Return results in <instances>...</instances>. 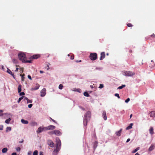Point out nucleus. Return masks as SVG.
<instances>
[{"label":"nucleus","instance_id":"obj_52","mask_svg":"<svg viewBox=\"0 0 155 155\" xmlns=\"http://www.w3.org/2000/svg\"><path fill=\"white\" fill-rule=\"evenodd\" d=\"M39 155H43V153L41 151L39 153Z\"/></svg>","mask_w":155,"mask_h":155},{"label":"nucleus","instance_id":"obj_24","mask_svg":"<svg viewBox=\"0 0 155 155\" xmlns=\"http://www.w3.org/2000/svg\"><path fill=\"white\" fill-rule=\"evenodd\" d=\"M150 133V134H153V128L152 127H151L149 130Z\"/></svg>","mask_w":155,"mask_h":155},{"label":"nucleus","instance_id":"obj_28","mask_svg":"<svg viewBox=\"0 0 155 155\" xmlns=\"http://www.w3.org/2000/svg\"><path fill=\"white\" fill-rule=\"evenodd\" d=\"M12 61L13 63L16 64L18 63V61L17 59H13L12 60Z\"/></svg>","mask_w":155,"mask_h":155},{"label":"nucleus","instance_id":"obj_23","mask_svg":"<svg viewBox=\"0 0 155 155\" xmlns=\"http://www.w3.org/2000/svg\"><path fill=\"white\" fill-rule=\"evenodd\" d=\"M8 150V149L6 148H3L2 150V152L3 153H6Z\"/></svg>","mask_w":155,"mask_h":155},{"label":"nucleus","instance_id":"obj_55","mask_svg":"<svg viewBox=\"0 0 155 155\" xmlns=\"http://www.w3.org/2000/svg\"><path fill=\"white\" fill-rule=\"evenodd\" d=\"M130 140V138H128L127 139V141L126 142L127 143L128 142H129Z\"/></svg>","mask_w":155,"mask_h":155},{"label":"nucleus","instance_id":"obj_7","mask_svg":"<svg viewBox=\"0 0 155 155\" xmlns=\"http://www.w3.org/2000/svg\"><path fill=\"white\" fill-rule=\"evenodd\" d=\"M55 127L53 125H50L49 126L45 127V130H53L55 129Z\"/></svg>","mask_w":155,"mask_h":155},{"label":"nucleus","instance_id":"obj_21","mask_svg":"<svg viewBox=\"0 0 155 155\" xmlns=\"http://www.w3.org/2000/svg\"><path fill=\"white\" fill-rule=\"evenodd\" d=\"M7 72L9 73V74H10L14 78V74H13L12 72L10 70H8V71H7Z\"/></svg>","mask_w":155,"mask_h":155},{"label":"nucleus","instance_id":"obj_9","mask_svg":"<svg viewBox=\"0 0 155 155\" xmlns=\"http://www.w3.org/2000/svg\"><path fill=\"white\" fill-rule=\"evenodd\" d=\"M44 130H45V127H40L38 128V130H37V133L38 134L40 133Z\"/></svg>","mask_w":155,"mask_h":155},{"label":"nucleus","instance_id":"obj_42","mask_svg":"<svg viewBox=\"0 0 155 155\" xmlns=\"http://www.w3.org/2000/svg\"><path fill=\"white\" fill-rule=\"evenodd\" d=\"M20 150H21V148L19 147H17L16 148V150L17 151H20Z\"/></svg>","mask_w":155,"mask_h":155},{"label":"nucleus","instance_id":"obj_62","mask_svg":"<svg viewBox=\"0 0 155 155\" xmlns=\"http://www.w3.org/2000/svg\"><path fill=\"white\" fill-rule=\"evenodd\" d=\"M2 112H3V111L2 110H0V113H2Z\"/></svg>","mask_w":155,"mask_h":155},{"label":"nucleus","instance_id":"obj_31","mask_svg":"<svg viewBox=\"0 0 155 155\" xmlns=\"http://www.w3.org/2000/svg\"><path fill=\"white\" fill-rule=\"evenodd\" d=\"M38 151L37 150H35L33 153V155H38Z\"/></svg>","mask_w":155,"mask_h":155},{"label":"nucleus","instance_id":"obj_49","mask_svg":"<svg viewBox=\"0 0 155 155\" xmlns=\"http://www.w3.org/2000/svg\"><path fill=\"white\" fill-rule=\"evenodd\" d=\"M74 55H72L71 56L70 58L72 60L74 59Z\"/></svg>","mask_w":155,"mask_h":155},{"label":"nucleus","instance_id":"obj_38","mask_svg":"<svg viewBox=\"0 0 155 155\" xmlns=\"http://www.w3.org/2000/svg\"><path fill=\"white\" fill-rule=\"evenodd\" d=\"M31 60H25V62H24V63H31Z\"/></svg>","mask_w":155,"mask_h":155},{"label":"nucleus","instance_id":"obj_17","mask_svg":"<svg viewBox=\"0 0 155 155\" xmlns=\"http://www.w3.org/2000/svg\"><path fill=\"white\" fill-rule=\"evenodd\" d=\"M21 123L25 124H28V121L27 120H25L24 119H22L21 120Z\"/></svg>","mask_w":155,"mask_h":155},{"label":"nucleus","instance_id":"obj_34","mask_svg":"<svg viewBox=\"0 0 155 155\" xmlns=\"http://www.w3.org/2000/svg\"><path fill=\"white\" fill-rule=\"evenodd\" d=\"M125 86H126L125 85H122V86H119V87H118V89H121L123 88L124 87H125Z\"/></svg>","mask_w":155,"mask_h":155},{"label":"nucleus","instance_id":"obj_8","mask_svg":"<svg viewBox=\"0 0 155 155\" xmlns=\"http://www.w3.org/2000/svg\"><path fill=\"white\" fill-rule=\"evenodd\" d=\"M46 90L45 88H43L41 91L40 96L41 97H44L45 95Z\"/></svg>","mask_w":155,"mask_h":155},{"label":"nucleus","instance_id":"obj_25","mask_svg":"<svg viewBox=\"0 0 155 155\" xmlns=\"http://www.w3.org/2000/svg\"><path fill=\"white\" fill-rule=\"evenodd\" d=\"M11 119L10 118H9L8 119H6L5 121V122L7 124H9V122L11 120Z\"/></svg>","mask_w":155,"mask_h":155},{"label":"nucleus","instance_id":"obj_53","mask_svg":"<svg viewBox=\"0 0 155 155\" xmlns=\"http://www.w3.org/2000/svg\"><path fill=\"white\" fill-rule=\"evenodd\" d=\"M24 100H26L27 101V100H28V98L26 97H24Z\"/></svg>","mask_w":155,"mask_h":155},{"label":"nucleus","instance_id":"obj_61","mask_svg":"<svg viewBox=\"0 0 155 155\" xmlns=\"http://www.w3.org/2000/svg\"><path fill=\"white\" fill-rule=\"evenodd\" d=\"M90 87L91 88H93V86L92 85H90Z\"/></svg>","mask_w":155,"mask_h":155},{"label":"nucleus","instance_id":"obj_56","mask_svg":"<svg viewBox=\"0 0 155 155\" xmlns=\"http://www.w3.org/2000/svg\"><path fill=\"white\" fill-rule=\"evenodd\" d=\"M40 73L42 74L44 73V71H40Z\"/></svg>","mask_w":155,"mask_h":155},{"label":"nucleus","instance_id":"obj_63","mask_svg":"<svg viewBox=\"0 0 155 155\" xmlns=\"http://www.w3.org/2000/svg\"><path fill=\"white\" fill-rule=\"evenodd\" d=\"M132 116V114H131L130 116V118H131Z\"/></svg>","mask_w":155,"mask_h":155},{"label":"nucleus","instance_id":"obj_41","mask_svg":"<svg viewBox=\"0 0 155 155\" xmlns=\"http://www.w3.org/2000/svg\"><path fill=\"white\" fill-rule=\"evenodd\" d=\"M104 87V85L103 84H101L100 85V86L99 87V88H102Z\"/></svg>","mask_w":155,"mask_h":155},{"label":"nucleus","instance_id":"obj_19","mask_svg":"<svg viewBox=\"0 0 155 155\" xmlns=\"http://www.w3.org/2000/svg\"><path fill=\"white\" fill-rule=\"evenodd\" d=\"M21 91V85H19L18 87V92L20 93Z\"/></svg>","mask_w":155,"mask_h":155},{"label":"nucleus","instance_id":"obj_14","mask_svg":"<svg viewBox=\"0 0 155 155\" xmlns=\"http://www.w3.org/2000/svg\"><path fill=\"white\" fill-rule=\"evenodd\" d=\"M40 57V55L38 54H36L31 56L30 58L31 59H36Z\"/></svg>","mask_w":155,"mask_h":155},{"label":"nucleus","instance_id":"obj_22","mask_svg":"<svg viewBox=\"0 0 155 155\" xmlns=\"http://www.w3.org/2000/svg\"><path fill=\"white\" fill-rule=\"evenodd\" d=\"M31 126H36L37 125V123L35 122H32L31 123Z\"/></svg>","mask_w":155,"mask_h":155},{"label":"nucleus","instance_id":"obj_29","mask_svg":"<svg viewBox=\"0 0 155 155\" xmlns=\"http://www.w3.org/2000/svg\"><path fill=\"white\" fill-rule=\"evenodd\" d=\"M154 148V146L151 145L149 147V150L150 151H151Z\"/></svg>","mask_w":155,"mask_h":155},{"label":"nucleus","instance_id":"obj_16","mask_svg":"<svg viewBox=\"0 0 155 155\" xmlns=\"http://www.w3.org/2000/svg\"><path fill=\"white\" fill-rule=\"evenodd\" d=\"M89 120L84 117L83 120V124L84 126H86L87 125V121Z\"/></svg>","mask_w":155,"mask_h":155},{"label":"nucleus","instance_id":"obj_64","mask_svg":"<svg viewBox=\"0 0 155 155\" xmlns=\"http://www.w3.org/2000/svg\"><path fill=\"white\" fill-rule=\"evenodd\" d=\"M23 68H21V70L22 71V72H23Z\"/></svg>","mask_w":155,"mask_h":155},{"label":"nucleus","instance_id":"obj_46","mask_svg":"<svg viewBox=\"0 0 155 155\" xmlns=\"http://www.w3.org/2000/svg\"><path fill=\"white\" fill-rule=\"evenodd\" d=\"M130 100V99L129 98H127L125 101V102L126 103H128Z\"/></svg>","mask_w":155,"mask_h":155},{"label":"nucleus","instance_id":"obj_45","mask_svg":"<svg viewBox=\"0 0 155 155\" xmlns=\"http://www.w3.org/2000/svg\"><path fill=\"white\" fill-rule=\"evenodd\" d=\"M25 93L24 92H20L19 95L20 96L24 95H25Z\"/></svg>","mask_w":155,"mask_h":155},{"label":"nucleus","instance_id":"obj_36","mask_svg":"<svg viewBox=\"0 0 155 155\" xmlns=\"http://www.w3.org/2000/svg\"><path fill=\"white\" fill-rule=\"evenodd\" d=\"M58 88L60 89L61 90L63 88V85L61 84H60Z\"/></svg>","mask_w":155,"mask_h":155},{"label":"nucleus","instance_id":"obj_59","mask_svg":"<svg viewBox=\"0 0 155 155\" xmlns=\"http://www.w3.org/2000/svg\"><path fill=\"white\" fill-rule=\"evenodd\" d=\"M23 142V140H22L21 141H19V143H22Z\"/></svg>","mask_w":155,"mask_h":155},{"label":"nucleus","instance_id":"obj_2","mask_svg":"<svg viewBox=\"0 0 155 155\" xmlns=\"http://www.w3.org/2000/svg\"><path fill=\"white\" fill-rule=\"evenodd\" d=\"M18 57L19 60L21 61L22 62H25V60H26V57L25 54L23 53H21L18 54Z\"/></svg>","mask_w":155,"mask_h":155},{"label":"nucleus","instance_id":"obj_48","mask_svg":"<svg viewBox=\"0 0 155 155\" xmlns=\"http://www.w3.org/2000/svg\"><path fill=\"white\" fill-rule=\"evenodd\" d=\"M32 153V152L31 151H29L28 152V155H31V154Z\"/></svg>","mask_w":155,"mask_h":155},{"label":"nucleus","instance_id":"obj_18","mask_svg":"<svg viewBox=\"0 0 155 155\" xmlns=\"http://www.w3.org/2000/svg\"><path fill=\"white\" fill-rule=\"evenodd\" d=\"M133 125V123H131L126 128V129L127 130H129L132 128V126Z\"/></svg>","mask_w":155,"mask_h":155},{"label":"nucleus","instance_id":"obj_50","mask_svg":"<svg viewBox=\"0 0 155 155\" xmlns=\"http://www.w3.org/2000/svg\"><path fill=\"white\" fill-rule=\"evenodd\" d=\"M3 129V126L2 125L0 126V130H2Z\"/></svg>","mask_w":155,"mask_h":155},{"label":"nucleus","instance_id":"obj_40","mask_svg":"<svg viewBox=\"0 0 155 155\" xmlns=\"http://www.w3.org/2000/svg\"><path fill=\"white\" fill-rule=\"evenodd\" d=\"M50 119L52 120V121L53 122H54V123H55L56 124H57V122L55 121V120H54V119H52L51 117H50Z\"/></svg>","mask_w":155,"mask_h":155},{"label":"nucleus","instance_id":"obj_6","mask_svg":"<svg viewBox=\"0 0 155 155\" xmlns=\"http://www.w3.org/2000/svg\"><path fill=\"white\" fill-rule=\"evenodd\" d=\"M47 144L50 147H53L54 146V144L52 141L51 140H48L47 141Z\"/></svg>","mask_w":155,"mask_h":155},{"label":"nucleus","instance_id":"obj_30","mask_svg":"<svg viewBox=\"0 0 155 155\" xmlns=\"http://www.w3.org/2000/svg\"><path fill=\"white\" fill-rule=\"evenodd\" d=\"M150 116L151 117H154L155 115V113L154 112H152L150 113Z\"/></svg>","mask_w":155,"mask_h":155},{"label":"nucleus","instance_id":"obj_11","mask_svg":"<svg viewBox=\"0 0 155 155\" xmlns=\"http://www.w3.org/2000/svg\"><path fill=\"white\" fill-rule=\"evenodd\" d=\"M105 56V53L104 52H102L101 54V57L100 60H101L104 59Z\"/></svg>","mask_w":155,"mask_h":155},{"label":"nucleus","instance_id":"obj_27","mask_svg":"<svg viewBox=\"0 0 155 155\" xmlns=\"http://www.w3.org/2000/svg\"><path fill=\"white\" fill-rule=\"evenodd\" d=\"M139 149V147H138L137 148H136L134 150H133L132 151V153H135Z\"/></svg>","mask_w":155,"mask_h":155},{"label":"nucleus","instance_id":"obj_44","mask_svg":"<svg viewBox=\"0 0 155 155\" xmlns=\"http://www.w3.org/2000/svg\"><path fill=\"white\" fill-rule=\"evenodd\" d=\"M127 26L128 27H132L133 26V25L131 23H128L127 24Z\"/></svg>","mask_w":155,"mask_h":155},{"label":"nucleus","instance_id":"obj_5","mask_svg":"<svg viewBox=\"0 0 155 155\" xmlns=\"http://www.w3.org/2000/svg\"><path fill=\"white\" fill-rule=\"evenodd\" d=\"M91 116V112L90 111H87L84 115V118L89 120Z\"/></svg>","mask_w":155,"mask_h":155},{"label":"nucleus","instance_id":"obj_51","mask_svg":"<svg viewBox=\"0 0 155 155\" xmlns=\"http://www.w3.org/2000/svg\"><path fill=\"white\" fill-rule=\"evenodd\" d=\"M28 77L30 80H31L32 79L30 75H28Z\"/></svg>","mask_w":155,"mask_h":155},{"label":"nucleus","instance_id":"obj_3","mask_svg":"<svg viewBox=\"0 0 155 155\" xmlns=\"http://www.w3.org/2000/svg\"><path fill=\"white\" fill-rule=\"evenodd\" d=\"M89 58L91 60L94 61L97 58V54L96 53H91L89 56Z\"/></svg>","mask_w":155,"mask_h":155},{"label":"nucleus","instance_id":"obj_37","mask_svg":"<svg viewBox=\"0 0 155 155\" xmlns=\"http://www.w3.org/2000/svg\"><path fill=\"white\" fill-rule=\"evenodd\" d=\"M48 134H49L51 135H53V134H54V131H52L50 132H48Z\"/></svg>","mask_w":155,"mask_h":155},{"label":"nucleus","instance_id":"obj_26","mask_svg":"<svg viewBox=\"0 0 155 155\" xmlns=\"http://www.w3.org/2000/svg\"><path fill=\"white\" fill-rule=\"evenodd\" d=\"M84 95L85 96L88 97L90 96L89 94H88V93L86 92H85L84 93Z\"/></svg>","mask_w":155,"mask_h":155},{"label":"nucleus","instance_id":"obj_54","mask_svg":"<svg viewBox=\"0 0 155 155\" xmlns=\"http://www.w3.org/2000/svg\"><path fill=\"white\" fill-rule=\"evenodd\" d=\"M16 153L15 152L13 153H12V155H16Z\"/></svg>","mask_w":155,"mask_h":155},{"label":"nucleus","instance_id":"obj_35","mask_svg":"<svg viewBox=\"0 0 155 155\" xmlns=\"http://www.w3.org/2000/svg\"><path fill=\"white\" fill-rule=\"evenodd\" d=\"M11 128L10 127H8L6 128V131L7 132L8 131H11Z\"/></svg>","mask_w":155,"mask_h":155},{"label":"nucleus","instance_id":"obj_10","mask_svg":"<svg viewBox=\"0 0 155 155\" xmlns=\"http://www.w3.org/2000/svg\"><path fill=\"white\" fill-rule=\"evenodd\" d=\"M54 134L55 135L59 136L61 135V133L58 130H54Z\"/></svg>","mask_w":155,"mask_h":155},{"label":"nucleus","instance_id":"obj_12","mask_svg":"<svg viewBox=\"0 0 155 155\" xmlns=\"http://www.w3.org/2000/svg\"><path fill=\"white\" fill-rule=\"evenodd\" d=\"M122 132V129H121L119 131H117L115 133V134L117 136H120L121 135V133Z\"/></svg>","mask_w":155,"mask_h":155},{"label":"nucleus","instance_id":"obj_32","mask_svg":"<svg viewBox=\"0 0 155 155\" xmlns=\"http://www.w3.org/2000/svg\"><path fill=\"white\" fill-rule=\"evenodd\" d=\"M24 96H22L21 97L19 98L18 101V103H19L20 101L22 99H23L24 98Z\"/></svg>","mask_w":155,"mask_h":155},{"label":"nucleus","instance_id":"obj_57","mask_svg":"<svg viewBox=\"0 0 155 155\" xmlns=\"http://www.w3.org/2000/svg\"><path fill=\"white\" fill-rule=\"evenodd\" d=\"M18 68H16V70H15V71H18Z\"/></svg>","mask_w":155,"mask_h":155},{"label":"nucleus","instance_id":"obj_15","mask_svg":"<svg viewBox=\"0 0 155 155\" xmlns=\"http://www.w3.org/2000/svg\"><path fill=\"white\" fill-rule=\"evenodd\" d=\"M39 87V85L38 84H36L35 87L34 88H32L31 89V90L33 91L38 89Z\"/></svg>","mask_w":155,"mask_h":155},{"label":"nucleus","instance_id":"obj_47","mask_svg":"<svg viewBox=\"0 0 155 155\" xmlns=\"http://www.w3.org/2000/svg\"><path fill=\"white\" fill-rule=\"evenodd\" d=\"M32 106V104H30L28 105V107L29 108H31V107Z\"/></svg>","mask_w":155,"mask_h":155},{"label":"nucleus","instance_id":"obj_58","mask_svg":"<svg viewBox=\"0 0 155 155\" xmlns=\"http://www.w3.org/2000/svg\"><path fill=\"white\" fill-rule=\"evenodd\" d=\"M81 108L83 110H85V109L84 108L82 107H81Z\"/></svg>","mask_w":155,"mask_h":155},{"label":"nucleus","instance_id":"obj_4","mask_svg":"<svg viewBox=\"0 0 155 155\" xmlns=\"http://www.w3.org/2000/svg\"><path fill=\"white\" fill-rule=\"evenodd\" d=\"M123 74L126 76H131L134 74V73L130 71H125L123 72Z\"/></svg>","mask_w":155,"mask_h":155},{"label":"nucleus","instance_id":"obj_60","mask_svg":"<svg viewBox=\"0 0 155 155\" xmlns=\"http://www.w3.org/2000/svg\"><path fill=\"white\" fill-rule=\"evenodd\" d=\"M135 155H140L138 153H136L135 154Z\"/></svg>","mask_w":155,"mask_h":155},{"label":"nucleus","instance_id":"obj_1","mask_svg":"<svg viewBox=\"0 0 155 155\" xmlns=\"http://www.w3.org/2000/svg\"><path fill=\"white\" fill-rule=\"evenodd\" d=\"M61 140L58 138L56 139V149L54 150V152L56 151L58 152L60 150V147L61 146Z\"/></svg>","mask_w":155,"mask_h":155},{"label":"nucleus","instance_id":"obj_13","mask_svg":"<svg viewBox=\"0 0 155 155\" xmlns=\"http://www.w3.org/2000/svg\"><path fill=\"white\" fill-rule=\"evenodd\" d=\"M102 117L104 118V120H107V117L106 116V113L105 111H103L102 113Z\"/></svg>","mask_w":155,"mask_h":155},{"label":"nucleus","instance_id":"obj_39","mask_svg":"<svg viewBox=\"0 0 155 155\" xmlns=\"http://www.w3.org/2000/svg\"><path fill=\"white\" fill-rule=\"evenodd\" d=\"M27 102L28 103H31L32 102V100H29L28 99V100H27Z\"/></svg>","mask_w":155,"mask_h":155},{"label":"nucleus","instance_id":"obj_43","mask_svg":"<svg viewBox=\"0 0 155 155\" xmlns=\"http://www.w3.org/2000/svg\"><path fill=\"white\" fill-rule=\"evenodd\" d=\"M114 95L115 96L117 97L118 98H120V97L118 94H115Z\"/></svg>","mask_w":155,"mask_h":155},{"label":"nucleus","instance_id":"obj_33","mask_svg":"<svg viewBox=\"0 0 155 155\" xmlns=\"http://www.w3.org/2000/svg\"><path fill=\"white\" fill-rule=\"evenodd\" d=\"M20 76H21L22 81H24V76H25V74H23L22 75L20 74Z\"/></svg>","mask_w":155,"mask_h":155},{"label":"nucleus","instance_id":"obj_20","mask_svg":"<svg viewBox=\"0 0 155 155\" xmlns=\"http://www.w3.org/2000/svg\"><path fill=\"white\" fill-rule=\"evenodd\" d=\"M98 142L97 141H95L94 144V148L95 149L97 146Z\"/></svg>","mask_w":155,"mask_h":155}]
</instances>
